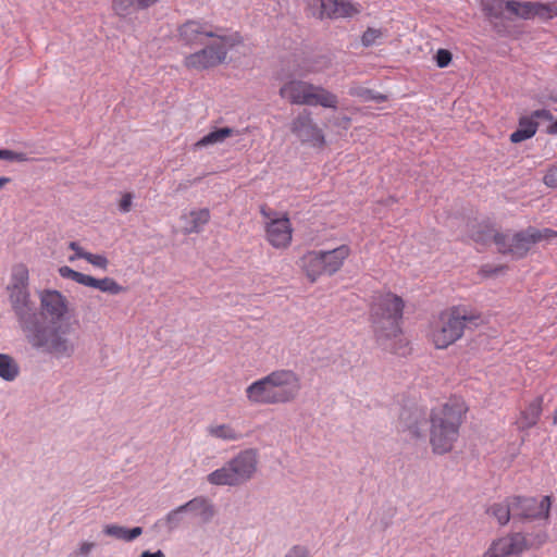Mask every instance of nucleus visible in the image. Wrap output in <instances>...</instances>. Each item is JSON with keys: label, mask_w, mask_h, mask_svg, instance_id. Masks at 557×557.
<instances>
[{"label": "nucleus", "mask_w": 557, "mask_h": 557, "mask_svg": "<svg viewBox=\"0 0 557 557\" xmlns=\"http://www.w3.org/2000/svg\"><path fill=\"white\" fill-rule=\"evenodd\" d=\"M9 302L25 341L55 359L71 358L77 348L79 321L71 319L67 298L57 289L38 292L39 307L29 292V272L25 264L12 268L7 286Z\"/></svg>", "instance_id": "obj_1"}, {"label": "nucleus", "mask_w": 557, "mask_h": 557, "mask_svg": "<svg viewBox=\"0 0 557 557\" xmlns=\"http://www.w3.org/2000/svg\"><path fill=\"white\" fill-rule=\"evenodd\" d=\"M404 307L403 298L392 292L376 293L370 305V322L377 345L396 355H405L408 346L400 327Z\"/></svg>", "instance_id": "obj_2"}, {"label": "nucleus", "mask_w": 557, "mask_h": 557, "mask_svg": "<svg viewBox=\"0 0 557 557\" xmlns=\"http://www.w3.org/2000/svg\"><path fill=\"white\" fill-rule=\"evenodd\" d=\"M466 412L467 407L458 399H450L431 410L429 414V435L433 454L445 455L453 450L459 438V430L463 423Z\"/></svg>", "instance_id": "obj_3"}, {"label": "nucleus", "mask_w": 557, "mask_h": 557, "mask_svg": "<svg viewBox=\"0 0 557 557\" xmlns=\"http://www.w3.org/2000/svg\"><path fill=\"white\" fill-rule=\"evenodd\" d=\"M481 314L470 312L466 307L454 306L440 313L431 323L430 337L437 349H445L463 335L468 326H478Z\"/></svg>", "instance_id": "obj_4"}, {"label": "nucleus", "mask_w": 557, "mask_h": 557, "mask_svg": "<svg viewBox=\"0 0 557 557\" xmlns=\"http://www.w3.org/2000/svg\"><path fill=\"white\" fill-rule=\"evenodd\" d=\"M258 455L255 449H245L228 460L223 467L207 475L212 485L239 486L249 481L257 471Z\"/></svg>", "instance_id": "obj_5"}, {"label": "nucleus", "mask_w": 557, "mask_h": 557, "mask_svg": "<svg viewBox=\"0 0 557 557\" xmlns=\"http://www.w3.org/2000/svg\"><path fill=\"white\" fill-rule=\"evenodd\" d=\"M258 455L255 449H245L228 460L223 467L207 475L212 485L239 486L249 481L257 471Z\"/></svg>", "instance_id": "obj_6"}, {"label": "nucleus", "mask_w": 557, "mask_h": 557, "mask_svg": "<svg viewBox=\"0 0 557 557\" xmlns=\"http://www.w3.org/2000/svg\"><path fill=\"white\" fill-rule=\"evenodd\" d=\"M242 42L243 38L237 32L219 36L214 42L188 54L184 59V65L196 71L215 67L225 62L230 49Z\"/></svg>", "instance_id": "obj_7"}, {"label": "nucleus", "mask_w": 557, "mask_h": 557, "mask_svg": "<svg viewBox=\"0 0 557 557\" xmlns=\"http://www.w3.org/2000/svg\"><path fill=\"white\" fill-rule=\"evenodd\" d=\"M260 213L268 220L265 234L268 242L274 248H286L292 242L293 228L287 214L278 216V213L269 209L265 205L260 207Z\"/></svg>", "instance_id": "obj_8"}, {"label": "nucleus", "mask_w": 557, "mask_h": 557, "mask_svg": "<svg viewBox=\"0 0 557 557\" xmlns=\"http://www.w3.org/2000/svg\"><path fill=\"white\" fill-rule=\"evenodd\" d=\"M277 404L294 401L301 391V380L293 370L281 369L268 374Z\"/></svg>", "instance_id": "obj_9"}, {"label": "nucleus", "mask_w": 557, "mask_h": 557, "mask_svg": "<svg viewBox=\"0 0 557 557\" xmlns=\"http://www.w3.org/2000/svg\"><path fill=\"white\" fill-rule=\"evenodd\" d=\"M218 28L202 20H189L182 24L177 29L178 40L189 48L203 46L208 38H219L223 36Z\"/></svg>", "instance_id": "obj_10"}, {"label": "nucleus", "mask_w": 557, "mask_h": 557, "mask_svg": "<svg viewBox=\"0 0 557 557\" xmlns=\"http://www.w3.org/2000/svg\"><path fill=\"white\" fill-rule=\"evenodd\" d=\"M512 519L533 520L548 518L550 509V496H544L540 502L535 497L512 496Z\"/></svg>", "instance_id": "obj_11"}, {"label": "nucleus", "mask_w": 557, "mask_h": 557, "mask_svg": "<svg viewBox=\"0 0 557 557\" xmlns=\"http://www.w3.org/2000/svg\"><path fill=\"white\" fill-rule=\"evenodd\" d=\"M292 133L301 141L313 147H323L325 138L322 129L314 123L311 112L302 110L290 124Z\"/></svg>", "instance_id": "obj_12"}, {"label": "nucleus", "mask_w": 557, "mask_h": 557, "mask_svg": "<svg viewBox=\"0 0 557 557\" xmlns=\"http://www.w3.org/2000/svg\"><path fill=\"white\" fill-rule=\"evenodd\" d=\"M310 5L318 9L314 15L320 20L352 17L361 11L360 4L350 0H310Z\"/></svg>", "instance_id": "obj_13"}, {"label": "nucleus", "mask_w": 557, "mask_h": 557, "mask_svg": "<svg viewBox=\"0 0 557 557\" xmlns=\"http://www.w3.org/2000/svg\"><path fill=\"white\" fill-rule=\"evenodd\" d=\"M529 547L525 535L521 532H515L493 541L482 557L519 556Z\"/></svg>", "instance_id": "obj_14"}, {"label": "nucleus", "mask_w": 557, "mask_h": 557, "mask_svg": "<svg viewBox=\"0 0 557 557\" xmlns=\"http://www.w3.org/2000/svg\"><path fill=\"white\" fill-rule=\"evenodd\" d=\"M425 408L420 406H405L399 413V425L403 431H408L413 437L423 436V429L428 421Z\"/></svg>", "instance_id": "obj_15"}, {"label": "nucleus", "mask_w": 557, "mask_h": 557, "mask_svg": "<svg viewBox=\"0 0 557 557\" xmlns=\"http://www.w3.org/2000/svg\"><path fill=\"white\" fill-rule=\"evenodd\" d=\"M269 376L255 381L246 388V397L252 405H278L273 387L270 385Z\"/></svg>", "instance_id": "obj_16"}, {"label": "nucleus", "mask_w": 557, "mask_h": 557, "mask_svg": "<svg viewBox=\"0 0 557 557\" xmlns=\"http://www.w3.org/2000/svg\"><path fill=\"white\" fill-rule=\"evenodd\" d=\"M541 242V234L534 227L516 233L510 238V255L516 258H523L533 244Z\"/></svg>", "instance_id": "obj_17"}, {"label": "nucleus", "mask_w": 557, "mask_h": 557, "mask_svg": "<svg viewBox=\"0 0 557 557\" xmlns=\"http://www.w3.org/2000/svg\"><path fill=\"white\" fill-rule=\"evenodd\" d=\"M313 89V84L292 79L280 88V96L293 104H305L308 91Z\"/></svg>", "instance_id": "obj_18"}, {"label": "nucleus", "mask_w": 557, "mask_h": 557, "mask_svg": "<svg viewBox=\"0 0 557 557\" xmlns=\"http://www.w3.org/2000/svg\"><path fill=\"white\" fill-rule=\"evenodd\" d=\"M543 396H537L528 404L516 421L518 430L525 431L537 424L543 412Z\"/></svg>", "instance_id": "obj_19"}, {"label": "nucleus", "mask_w": 557, "mask_h": 557, "mask_svg": "<svg viewBox=\"0 0 557 557\" xmlns=\"http://www.w3.org/2000/svg\"><path fill=\"white\" fill-rule=\"evenodd\" d=\"M509 0H481L482 11L496 33H502L505 26L497 22L505 17Z\"/></svg>", "instance_id": "obj_20"}, {"label": "nucleus", "mask_w": 557, "mask_h": 557, "mask_svg": "<svg viewBox=\"0 0 557 557\" xmlns=\"http://www.w3.org/2000/svg\"><path fill=\"white\" fill-rule=\"evenodd\" d=\"M301 268L311 283H314L321 275L326 274L323 257L320 255V251H308L301 258Z\"/></svg>", "instance_id": "obj_21"}, {"label": "nucleus", "mask_w": 557, "mask_h": 557, "mask_svg": "<svg viewBox=\"0 0 557 557\" xmlns=\"http://www.w3.org/2000/svg\"><path fill=\"white\" fill-rule=\"evenodd\" d=\"M305 104L336 109L338 104V98L335 94L329 91L324 87L320 85H313V89L307 94Z\"/></svg>", "instance_id": "obj_22"}, {"label": "nucleus", "mask_w": 557, "mask_h": 557, "mask_svg": "<svg viewBox=\"0 0 557 557\" xmlns=\"http://www.w3.org/2000/svg\"><path fill=\"white\" fill-rule=\"evenodd\" d=\"M320 255L323 257L326 274L332 275L342 268L344 260L350 255V248L347 245H342L332 250H321Z\"/></svg>", "instance_id": "obj_23"}, {"label": "nucleus", "mask_w": 557, "mask_h": 557, "mask_svg": "<svg viewBox=\"0 0 557 557\" xmlns=\"http://www.w3.org/2000/svg\"><path fill=\"white\" fill-rule=\"evenodd\" d=\"M186 511L196 512L203 522H209L215 515L214 506L205 496H197L182 505Z\"/></svg>", "instance_id": "obj_24"}, {"label": "nucleus", "mask_w": 557, "mask_h": 557, "mask_svg": "<svg viewBox=\"0 0 557 557\" xmlns=\"http://www.w3.org/2000/svg\"><path fill=\"white\" fill-rule=\"evenodd\" d=\"M186 225L184 226L185 234L199 233L202 227L210 221V211L207 208L193 210L185 216Z\"/></svg>", "instance_id": "obj_25"}, {"label": "nucleus", "mask_w": 557, "mask_h": 557, "mask_svg": "<svg viewBox=\"0 0 557 557\" xmlns=\"http://www.w3.org/2000/svg\"><path fill=\"white\" fill-rule=\"evenodd\" d=\"M539 123L530 116H522L519 120L518 128L510 135V141L513 144L521 143L533 137L536 133Z\"/></svg>", "instance_id": "obj_26"}, {"label": "nucleus", "mask_w": 557, "mask_h": 557, "mask_svg": "<svg viewBox=\"0 0 557 557\" xmlns=\"http://www.w3.org/2000/svg\"><path fill=\"white\" fill-rule=\"evenodd\" d=\"M106 535L122 540L125 542H132L143 534V528L135 527L127 529L117 524H107L102 531Z\"/></svg>", "instance_id": "obj_27"}, {"label": "nucleus", "mask_w": 557, "mask_h": 557, "mask_svg": "<svg viewBox=\"0 0 557 557\" xmlns=\"http://www.w3.org/2000/svg\"><path fill=\"white\" fill-rule=\"evenodd\" d=\"M141 0H112V11L119 17L125 18L132 14L149 9L148 5L140 3Z\"/></svg>", "instance_id": "obj_28"}, {"label": "nucleus", "mask_w": 557, "mask_h": 557, "mask_svg": "<svg viewBox=\"0 0 557 557\" xmlns=\"http://www.w3.org/2000/svg\"><path fill=\"white\" fill-rule=\"evenodd\" d=\"M86 286L99 289L110 295H119L126 290L124 286L120 285L114 278L109 276L96 278L89 275Z\"/></svg>", "instance_id": "obj_29"}, {"label": "nucleus", "mask_w": 557, "mask_h": 557, "mask_svg": "<svg viewBox=\"0 0 557 557\" xmlns=\"http://www.w3.org/2000/svg\"><path fill=\"white\" fill-rule=\"evenodd\" d=\"M486 513L494 517L500 525H505L512 518L510 497L503 503H495L486 509Z\"/></svg>", "instance_id": "obj_30"}, {"label": "nucleus", "mask_w": 557, "mask_h": 557, "mask_svg": "<svg viewBox=\"0 0 557 557\" xmlns=\"http://www.w3.org/2000/svg\"><path fill=\"white\" fill-rule=\"evenodd\" d=\"M533 1H515L509 0L507 4V18L516 16L522 20L533 18Z\"/></svg>", "instance_id": "obj_31"}, {"label": "nucleus", "mask_w": 557, "mask_h": 557, "mask_svg": "<svg viewBox=\"0 0 557 557\" xmlns=\"http://www.w3.org/2000/svg\"><path fill=\"white\" fill-rule=\"evenodd\" d=\"M237 133L238 132L232 127H222V128L214 129V131L210 132L209 134H207L206 136H203L200 140H198L196 143V147H206L209 145L222 143L227 137H231Z\"/></svg>", "instance_id": "obj_32"}, {"label": "nucleus", "mask_w": 557, "mask_h": 557, "mask_svg": "<svg viewBox=\"0 0 557 557\" xmlns=\"http://www.w3.org/2000/svg\"><path fill=\"white\" fill-rule=\"evenodd\" d=\"M20 373L17 362L7 354H0V377L4 381H13Z\"/></svg>", "instance_id": "obj_33"}, {"label": "nucleus", "mask_w": 557, "mask_h": 557, "mask_svg": "<svg viewBox=\"0 0 557 557\" xmlns=\"http://www.w3.org/2000/svg\"><path fill=\"white\" fill-rule=\"evenodd\" d=\"M207 432L210 436L223 441H237L242 434L230 424L209 425Z\"/></svg>", "instance_id": "obj_34"}, {"label": "nucleus", "mask_w": 557, "mask_h": 557, "mask_svg": "<svg viewBox=\"0 0 557 557\" xmlns=\"http://www.w3.org/2000/svg\"><path fill=\"white\" fill-rule=\"evenodd\" d=\"M533 18L539 17L542 21H549L557 17V1L543 3L533 2Z\"/></svg>", "instance_id": "obj_35"}, {"label": "nucleus", "mask_w": 557, "mask_h": 557, "mask_svg": "<svg viewBox=\"0 0 557 557\" xmlns=\"http://www.w3.org/2000/svg\"><path fill=\"white\" fill-rule=\"evenodd\" d=\"M494 228L490 224L478 223L472 225L470 237L478 244L486 245L492 240Z\"/></svg>", "instance_id": "obj_36"}, {"label": "nucleus", "mask_w": 557, "mask_h": 557, "mask_svg": "<svg viewBox=\"0 0 557 557\" xmlns=\"http://www.w3.org/2000/svg\"><path fill=\"white\" fill-rule=\"evenodd\" d=\"M349 95L358 97L364 101L374 100L376 102H383L386 100V96L375 94L373 90L364 87H352L349 89Z\"/></svg>", "instance_id": "obj_37"}, {"label": "nucleus", "mask_w": 557, "mask_h": 557, "mask_svg": "<svg viewBox=\"0 0 557 557\" xmlns=\"http://www.w3.org/2000/svg\"><path fill=\"white\" fill-rule=\"evenodd\" d=\"M186 512L182 505L171 510L164 518L165 525L169 531L177 529L183 521V513Z\"/></svg>", "instance_id": "obj_38"}, {"label": "nucleus", "mask_w": 557, "mask_h": 557, "mask_svg": "<svg viewBox=\"0 0 557 557\" xmlns=\"http://www.w3.org/2000/svg\"><path fill=\"white\" fill-rule=\"evenodd\" d=\"M59 274L64 278H70L81 285L86 286L89 275L73 270L67 265L59 268Z\"/></svg>", "instance_id": "obj_39"}, {"label": "nucleus", "mask_w": 557, "mask_h": 557, "mask_svg": "<svg viewBox=\"0 0 557 557\" xmlns=\"http://www.w3.org/2000/svg\"><path fill=\"white\" fill-rule=\"evenodd\" d=\"M78 258L85 259L90 264H92L97 268H100L102 270H106L109 264L107 257H104L103 255H95L91 252H82L78 255Z\"/></svg>", "instance_id": "obj_40"}, {"label": "nucleus", "mask_w": 557, "mask_h": 557, "mask_svg": "<svg viewBox=\"0 0 557 557\" xmlns=\"http://www.w3.org/2000/svg\"><path fill=\"white\" fill-rule=\"evenodd\" d=\"M0 159L15 162H28L32 160L25 152H17L9 149H0Z\"/></svg>", "instance_id": "obj_41"}, {"label": "nucleus", "mask_w": 557, "mask_h": 557, "mask_svg": "<svg viewBox=\"0 0 557 557\" xmlns=\"http://www.w3.org/2000/svg\"><path fill=\"white\" fill-rule=\"evenodd\" d=\"M492 239L498 247V251L500 253H510V239L508 238V235L494 231Z\"/></svg>", "instance_id": "obj_42"}, {"label": "nucleus", "mask_w": 557, "mask_h": 557, "mask_svg": "<svg viewBox=\"0 0 557 557\" xmlns=\"http://www.w3.org/2000/svg\"><path fill=\"white\" fill-rule=\"evenodd\" d=\"M382 37L381 29L369 27L361 37V42L364 47L372 46L377 38Z\"/></svg>", "instance_id": "obj_43"}, {"label": "nucleus", "mask_w": 557, "mask_h": 557, "mask_svg": "<svg viewBox=\"0 0 557 557\" xmlns=\"http://www.w3.org/2000/svg\"><path fill=\"white\" fill-rule=\"evenodd\" d=\"M434 59H435L436 65L441 69H444V67L448 66L449 63L451 62L453 54L447 49H440V50H437Z\"/></svg>", "instance_id": "obj_44"}, {"label": "nucleus", "mask_w": 557, "mask_h": 557, "mask_svg": "<svg viewBox=\"0 0 557 557\" xmlns=\"http://www.w3.org/2000/svg\"><path fill=\"white\" fill-rule=\"evenodd\" d=\"M543 182L548 187H557V162L547 170Z\"/></svg>", "instance_id": "obj_45"}, {"label": "nucleus", "mask_w": 557, "mask_h": 557, "mask_svg": "<svg viewBox=\"0 0 557 557\" xmlns=\"http://www.w3.org/2000/svg\"><path fill=\"white\" fill-rule=\"evenodd\" d=\"M533 121L535 120H545L552 122L554 120V115L549 110L541 109L532 112L531 116Z\"/></svg>", "instance_id": "obj_46"}, {"label": "nucleus", "mask_w": 557, "mask_h": 557, "mask_svg": "<svg viewBox=\"0 0 557 557\" xmlns=\"http://www.w3.org/2000/svg\"><path fill=\"white\" fill-rule=\"evenodd\" d=\"M132 200H133V195L131 193L124 194L119 203L120 211L124 212V213L129 212L132 209Z\"/></svg>", "instance_id": "obj_47"}, {"label": "nucleus", "mask_w": 557, "mask_h": 557, "mask_svg": "<svg viewBox=\"0 0 557 557\" xmlns=\"http://www.w3.org/2000/svg\"><path fill=\"white\" fill-rule=\"evenodd\" d=\"M284 557H310L309 552L299 545L292 547Z\"/></svg>", "instance_id": "obj_48"}, {"label": "nucleus", "mask_w": 557, "mask_h": 557, "mask_svg": "<svg viewBox=\"0 0 557 557\" xmlns=\"http://www.w3.org/2000/svg\"><path fill=\"white\" fill-rule=\"evenodd\" d=\"M396 509L389 508L387 513L381 519L380 525L383 531L387 530L392 525Z\"/></svg>", "instance_id": "obj_49"}, {"label": "nucleus", "mask_w": 557, "mask_h": 557, "mask_svg": "<svg viewBox=\"0 0 557 557\" xmlns=\"http://www.w3.org/2000/svg\"><path fill=\"white\" fill-rule=\"evenodd\" d=\"M504 270L503 267H492L490 264H486V265H483L481 269H480V273L485 276V277H490V276H494V275H497L499 272H502Z\"/></svg>", "instance_id": "obj_50"}, {"label": "nucleus", "mask_w": 557, "mask_h": 557, "mask_svg": "<svg viewBox=\"0 0 557 557\" xmlns=\"http://www.w3.org/2000/svg\"><path fill=\"white\" fill-rule=\"evenodd\" d=\"M537 232L541 234V240L557 236V232L550 228L537 230Z\"/></svg>", "instance_id": "obj_51"}, {"label": "nucleus", "mask_w": 557, "mask_h": 557, "mask_svg": "<svg viewBox=\"0 0 557 557\" xmlns=\"http://www.w3.org/2000/svg\"><path fill=\"white\" fill-rule=\"evenodd\" d=\"M69 248L75 251V258H78L79 253L86 252L76 242H71ZM70 260H74V257H71Z\"/></svg>", "instance_id": "obj_52"}, {"label": "nucleus", "mask_w": 557, "mask_h": 557, "mask_svg": "<svg viewBox=\"0 0 557 557\" xmlns=\"http://www.w3.org/2000/svg\"><path fill=\"white\" fill-rule=\"evenodd\" d=\"M94 547V543L84 542L79 547V554L82 556H87L91 548Z\"/></svg>", "instance_id": "obj_53"}, {"label": "nucleus", "mask_w": 557, "mask_h": 557, "mask_svg": "<svg viewBox=\"0 0 557 557\" xmlns=\"http://www.w3.org/2000/svg\"><path fill=\"white\" fill-rule=\"evenodd\" d=\"M140 557H165V555L160 549L154 552V553H151L149 550H145V552L141 553Z\"/></svg>", "instance_id": "obj_54"}, {"label": "nucleus", "mask_w": 557, "mask_h": 557, "mask_svg": "<svg viewBox=\"0 0 557 557\" xmlns=\"http://www.w3.org/2000/svg\"><path fill=\"white\" fill-rule=\"evenodd\" d=\"M546 132L550 135H557V120L548 125Z\"/></svg>", "instance_id": "obj_55"}, {"label": "nucleus", "mask_w": 557, "mask_h": 557, "mask_svg": "<svg viewBox=\"0 0 557 557\" xmlns=\"http://www.w3.org/2000/svg\"><path fill=\"white\" fill-rule=\"evenodd\" d=\"M160 0H141L140 3L143 4H146L148 5L149 8L153 7L154 4H157Z\"/></svg>", "instance_id": "obj_56"}, {"label": "nucleus", "mask_w": 557, "mask_h": 557, "mask_svg": "<svg viewBox=\"0 0 557 557\" xmlns=\"http://www.w3.org/2000/svg\"><path fill=\"white\" fill-rule=\"evenodd\" d=\"M11 178L10 177H5V176H2L0 177V189L7 185L8 183H10Z\"/></svg>", "instance_id": "obj_57"}, {"label": "nucleus", "mask_w": 557, "mask_h": 557, "mask_svg": "<svg viewBox=\"0 0 557 557\" xmlns=\"http://www.w3.org/2000/svg\"><path fill=\"white\" fill-rule=\"evenodd\" d=\"M349 123H350V117H348V116H344V117L342 119V122H341V123H338V125H343V126L346 128V127H347V125H348Z\"/></svg>", "instance_id": "obj_58"}, {"label": "nucleus", "mask_w": 557, "mask_h": 557, "mask_svg": "<svg viewBox=\"0 0 557 557\" xmlns=\"http://www.w3.org/2000/svg\"><path fill=\"white\" fill-rule=\"evenodd\" d=\"M187 187H188V185H187V184H183V183H181V184L177 186V190L185 189V188H187Z\"/></svg>", "instance_id": "obj_59"}, {"label": "nucleus", "mask_w": 557, "mask_h": 557, "mask_svg": "<svg viewBox=\"0 0 557 557\" xmlns=\"http://www.w3.org/2000/svg\"><path fill=\"white\" fill-rule=\"evenodd\" d=\"M553 423L557 424V409L555 410L554 416H553Z\"/></svg>", "instance_id": "obj_60"}, {"label": "nucleus", "mask_w": 557, "mask_h": 557, "mask_svg": "<svg viewBox=\"0 0 557 557\" xmlns=\"http://www.w3.org/2000/svg\"><path fill=\"white\" fill-rule=\"evenodd\" d=\"M201 177H196L194 181L188 182L189 184H196L200 182Z\"/></svg>", "instance_id": "obj_61"}]
</instances>
